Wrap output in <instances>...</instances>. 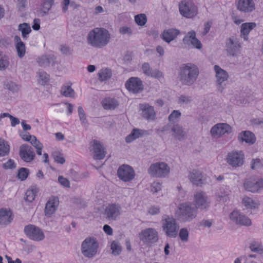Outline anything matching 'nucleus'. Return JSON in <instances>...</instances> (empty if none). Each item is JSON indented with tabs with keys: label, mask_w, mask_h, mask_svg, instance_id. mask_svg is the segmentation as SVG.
<instances>
[{
	"label": "nucleus",
	"mask_w": 263,
	"mask_h": 263,
	"mask_svg": "<svg viewBox=\"0 0 263 263\" xmlns=\"http://www.w3.org/2000/svg\"><path fill=\"white\" fill-rule=\"evenodd\" d=\"M30 142L35 148L37 154L38 155H41L42 150L43 148V144L36 139L35 136L32 137V140Z\"/></svg>",
	"instance_id": "obj_47"
},
{
	"label": "nucleus",
	"mask_w": 263,
	"mask_h": 263,
	"mask_svg": "<svg viewBox=\"0 0 263 263\" xmlns=\"http://www.w3.org/2000/svg\"><path fill=\"white\" fill-rule=\"evenodd\" d=\"M24 233L29 239L34 241H41L45 238V234L43 230L33 224L25 226Z\"/></svg>",
	"instance_id": "obj_13"
},
{
	"label": "nucleus",
	"mask_w": 263,
	"mask_h": 263,
	"mask_svg": "<svg viewBox=\"0 0 263 263\" xmlns=\"http://www.w3.org/2000/svg\"><path fill=\"white\" fill-rule=\"evenodd\" d=\"M10 62L8 57L0 52V70H5L8 68Z\"/></svg>",
	"instance_id": "obj_46"
},
{
	"label": "nucleus",
	"mask_w": 263,
	"mask_h": 263,
	"mask_svg": "<svg viewBox=\"0 0 263 263\" xmlns=\"http://www.w3.org/2000/svg\"><path fill=\"white\" fill-rule=\"evenodd\" d=\"M238 139L240 142H245L249 145L254 144L256 141L255 135L250 131H243L240 133Z\"/></svg>",
	"instance_id": "obj_33"
},
{
	"label": "nucleus",
	"mask_w": 263,
	"mask_h": 263,
	"mask_svg": "<svg viewBox=\"0 0 263 263\" xmlns=\"http://www.w3.org/2000/svg\"><path fill=\"white\" fill-rule=\"evenodd\" d=\"M122 213L121 205L118 203L108 204L104 209V215L106 219L110 221L118 220Z\"/></svg>",
	"instance_id": "obj_12"
},
{
	"label": "nucleus",
	"mask_w": 263,
	"mask_h": 263,
	"mask_svg": "<svg viewBox=\"0 0 263 263\" xmlns=\"http://www.w3.org/2000/svg\"><path fill=\"white\" fill-rule=\"evenodd\" d=\"M238 10L243 12H250L255 9L253 0H238L236 3Z\"/></svg>",
	"instance_id": "obj_29"
},
{
	"label": "nucleus",
	"mask_w": 263,
	"mask_h": 263,
	"mask_svg": "<svg viewBox=\"0 0 263 263\" xmlns=\"http://www.w3.org/2000/svg\"><path fill=\"white\" fill-rule=\"evenodd\" d=\"M12 214L9 209H0V224L7 225L12 220Z\"/></svg>",
	"instance_id": "obj_34"
},
{
	"label": "nucleus",
	"mask_w": 263,
	"mask_h": 263,
	"mask_svg": "<svg viewBox=\"0 0 263 263\" xmlns=\"http://www.w3.org/2000/svg\"><path fill=\"white\" fill-rule=\"evenodd\" d=\"M180 31L175 28L164 29L160 34L162 40L167 44L175 40L180 35Z\"/></svg>",
	"instance_id": "obj_25"
},
{
	"label": "nucleus",
	"mask_w": 263,
	"mask_h": 263,
	"mask_svg": "<svg viewBox=\"0 0 263 263\" xmlns=\"http://www.w3.org/2000/svg\"><path fill=\"white\" fill-rule=\"evenodd\" d=\"M36 62L40 66H44L49 63V60L46 55H42L37 57Z\"/></svg>",
	"instance_id": "obj_60"
},
{
	"label": "nucleus",
	"mask_w": 263,
	"mask_h": 263,
	"mask_svg": "<svg viewBox=\"0 0 263 263\" xmlns=\"http://www.w3.org/2000/svg\"><path fill=\"white\" fill-rule=\"evenodd\" d=\"M192 101V97L189 96L181 95L178 98V103L180 104H188Z\"/></svg>",
	"instance_id": "obj_56"
},
{
	"label": "nucleus",
	"mask_w": 263,
	"mask_h": 263,
	"mask_svg": "<svg viewBox=\"0 0 263 263\" xmlns=\"http://www.w3.org/2000/svg\"><path fill=\"white\" fill-rule=\"evenodd\" d=\"M60 108L66 109L67 110V115H70L72 113L73 105L68 102H62L61 104H57L50 108L48 110V114L50 116H57L55 111Z\"/></svg>",
	"instance_id": "obj_30"
},
{
	"label": "nucleus",
	"mask_w": 263,
	"mask_h": 263,
	"mask_svg": "<svg viewBox=\"0 0 263 263\" xmlns=\"http://www.w3.org/2000/svg\"><path fill=\"white\" fill-rule=\"evenodd\" d=\"M98 76L100 81H106L110 78L111 76V71L109 69L103 68L99 71Z\"/></svg>",
	"instance_id": "obj_44"
},
{
	"label": "nucleus",
	"mask_w": 263,
	"mask_h": 263,
	"mask_svg": "<svg viewBox=\"0 0 263 263\" xmlns=\"http://www.w3.org/2000/svg\"><path fill=\"white\" fill-rule=\"evenodd\" d=\"M59 204V199L58 197H50L45 204L44 209L45 216L50 218L53 216L58 209Z\"/></svg>",
	"instance_id": "obj_21"
},
{
	"label": "nucleus",
	"mask_w": 263,
	"mask_h": 263,
	"mask_svg": "<svg viewBox=\"0 0 263 263\" xmlns=\"http://www.w3.org/2000/svg\"><path fill=\"white\" fill-rule=\"evenodd\" d=\"M163 232L168 237L175 238L178 235L179 226L176 219L172 216L164 215L161 220Z\"/></svg>",
	"instance_id": "obj_4"
},
{
	"label": "nucleus",
	"mask_w": 263,
	"mask_h": 263,
	"mask_svg": "<svg viewBox=\"0 0 263 263\" xmlns=\"http://www.w3.org/2000/svg\"><path fill=\"white\" fill-rule=\"evenodd\" d=\"M110 250L111 254L114 256L120 255L122 251V247L118 241L114 240L110 244Z\"/></svg>",
	"instance_id": "obj_41"
},
{
	"label": "nucleus",
	"mask_w": 263,
	"mask_h": 263,
	"mask_svg": "<svg viewBox=\"0 0 263 263\" xmlns=\"http://www.w3.org/2000/svg\"><path fill=\"white\" fill-rule=\"evenodd\" d=\"M241 48L239 39L236 36L228 38L226 42L225 50L228 56L236 57Z\"/></svg>",
	"instance_id": "obj_15"
},
{
	"label": "nucleus",
	"mask_w": 263,
	"mask_h": 263,
	"mask_svg": "<svg viewBox=\"0 0 263 263\" xmlns=\"http://www.w3.org/2000/svg\"><path fill=\"white\" fill-rule=\"evenodd\" d=\"M242 204L247 209L256 210L259 205V201L256 198H253L248 196H244L242 198Z\"/></svg>",
	"instance_id": "obj_32"
},
{
	"label": "nucleus",
	"mask_w": 263,
	"mask_h": 263,
	"mask_svg": "<svg viewBox=\"0 0 263 263\" xmlns=\"http://www.w3.org/2000/svg\"><path fill=\"white\" fill-rule=\"evenodd\" d=\"M10 146L7 142L0 138V157H5L9 155Z\"/></svg>",
	"instance_id": "obj_38"
},
{
	"label": "nucleus",
	"mask_w": 263,
	"mask_h": 263,
	"mask_svg": "<svg viewBox=\"0 0 263 263\" xmlns=\"http://www.w3.org/2000/svg\"><path fill=\"white\" fill-rule=\"evenodd\" d=\"M19 155L26 162H31L35 157V154L31 147L27 144H23L20 147Z\"/></svg>",
	"instance_id": "obj_26"
},
{
	"label": "nucleus",
	"mask_w": 263,
	"mask_h": 263,
	"mask_svg": "<svg viewBox=\"0 0 263 263\" xmlns=\"http://www.w3.org/2000/svg\"><path fill=\"white\" fill-rule=\"evenodd\" d=\"M215 73L216 85L219 92H222L224 90L226 83L228 81L229 75L228 72L222 69L219 65H215L213 67Z\"/></svg>",
	"instance_id": "obj_11"
},
{
	"label": "nucleus",
	"mask_w": 263,
	"mask_h": 263,
	"mask_svg": "<svg viewBox=\"0 0 263 263\" xmlns=\"http://www.w3.org/2000/svg\"><path fill=\"white\" fill-rule=\"evenodd\" d=\"M226 160L228 164L231 167H240L245 163V154L241 150H233L228 153Z\"/></svg>",
	"instance_id": "obj_8"
},
{
	"label": "nucleus",
	"mask_w": 263,
	"mask_h": 263,
	"mask_svg": "<svg viewBox=\"0 0 263 263\" xmlns=\"http://www.w3.org/2000/svg\"><path fill=\"white\" fill-rule=\"evenodd\" d=\"M199 74V69L196 65L192 63L184 64L179 69V81L183 86H191L196 82Z\"/></svg>",
	"instance_id": "obj_2"
},
{
	"label": "nucleus",
	"mask_w": 263,
	"mask_h": 263,
	"mask_svg": "<svg viewBox=\"0 0 263 263\" xmlns=\"http://www.w3.org/2000/svg\"><path fill=\"white\" fill-rule=\"evenodd\" d=\"M16 167V165L14 160L10 159L3 164V168L5 170L14 169Z\"/></svg>",
	"instance_id": "obj_58"
},
{
	"label": "nucleus",
	"mask_w": 263,
	"mask_h": 263,
	"mask_svg": "<svg viewBox=\"0 0 263 263\" xmlns=\"http://www.w3.org/2000/svg\"><path fill=\"white\" fill-rule=\"evenodd\" d=\"M189 230L186 228L180 229L178 232L179 238L183 242H187L189 241Z\"/></svg>",
	"instance_id": "obj_42"
},
{
	"label": "nucleus",
	"mask_w": 263,
	"mask_h": 263,
	"mask_svg": "<svg viewBox=\"0 0 263 263\" xmlns=\"http://www.w3.org/2000/svg\"><path fill=\"white\" fill-rule=\"evenodd\" d=\"M78 112L81 124L84 125H86L87 124V120L85 112L82 106H80L78 107Z\"/></svg>",
	"instance_id": "obj_48"
},
{
	"label": "nucleus",
	"mask_w": 263,
	"mask_h": 263,
	"mask_svg": "<svg viewBox=\"0 0 263 263\" xmlns=\"http://www.w3.org/2000/svg\"><path fill=\"white\" fill-rule=\"evenodd\" d=\"M144 131L138 128L134 129L131 133L125 138V141L129 143L136 139L141 137L144 134Z\"/></svg>",
	"instance_id": "obj_37"
},
{
	"label": "nucleus",
	"mask_w": 263,
	"mask_h": 263,
	"mask_svg": "<svg viewBox=\"0 0 263 263\" xmlns=\"http://www.w3.org/2000/svg\"><path fill=\"white\" fill-rule=\"evenodd\" d=\"M54 159L55 162L60 164H63L65 162V159L63 156L59 153H54Z\"/></svg>",
	"instance_id": "obj_64"
},
{
	"label": "nucleus",
	"mask_w": 263,
	"mask_h": 263,
	"mask_svg": "<svg viewBox=\"0 0 263 263\" xmlns=\"http://www.w3.org/2000/svg\"><path fill=\"white\" fill-rule=\"evenodd\" d=\"M61 93L68 98H73L75 94L74 90L69 85L63 86L61 88Z\"/></svg>",
	"instance_id": "obj_45"
},
{
	"label": "nucleus",
	"mask_w": 263,
	"mask_h": 263,
	"mask_svg": "<svg viewBox=\"0 0 263 263\" xmlns=\"http://www.w3.org/2000/svg\"><path fill=\"white\" fill-rule=\"evenodd\" d=\"M135 21L137 24L142 26L146 24L147 17L145 14H139L135 16Z\"/></svg>",
	"instance_id": "obj_49"
},
{
	"label": "nucleus",
	"mask_w": 263,
	"mask_h": 263,
	"mask_svg": "<svg viewBox=\"0 0 263 263\" xmlns=\"http://www.w3.org/2000/svg\"><path fill=\"white\" fill-rule=\"evenodd\" d=\"M229 217L231 221L237 225L250 226L252 224L251 219L238 210H234L231 212Z\"/></svg>",
	"instance_id": "obj_16"
},
{
	"label": "nucleus",
	"mask_w": 263,
	"mask_h": 263,
	"mask_svg": "<svg viewBox=\"0 0 263 263\" xmlns=\"http://www.w3.org/2000/svg\"><path fill=\"white\" fill-rule=\"evenodd\" d=\"M139 110L141 116L147 120H154L156 114L154 107L147 103H143L139 105Z\"/></svg>",
	"instance_id": "obj_24"
},
{
	"label": "nucleus",
	"mask_w": 263,
	"mask_h": 263,
	"mask_svg": "<svg viewBox=\"0 0 263 263\" xmlns=\"http://www.w3.org/2000/svg\"><path fill=\"white\" fill-rule=\"evenodd\" d=\"M72 202L74 204H76L80 206H86V202L82 198L79 197H73L72 198Z\"/></svg>",
	"instance_id": "obj_63"
},
{
	"label": "nucleus",
	"mask_w": 263,
	"mask_h": 263,
	"mask_svg": "<svg viewBox=\"0 0 263 263\" xmlns=\"http://www.w3.org/2000/svg\"><path fill=\"white\" fill-rule=\"evenodd\" d=\"M29 174V170L26 168H21L18 171L17 176L21 180H25Z\"/></svg>",
	"instance_id": "obj_54"
},
{
	"label": "nucleus",
	"mask_w": 263,
	"mask_h": 263,
	"mask_svg": "<svg viewBox=\"0 0 263 263\" xmlns=\"http://www.w3.org/2000/svg\"><path fill=\"white\" fill-rule=\"evenodd\" d=\"M181 115V114L179 110H174L168 116V121L172 123L177 122L180 119Z\"/></svg>",
	"instance_id": "obj_51"
},
{
	"label": "nucleus",
	"mask_w": 263,
	"mask_h": 263,
	"mask_svg": "<svg viewBox=\"0 0 263 263\" xmlns=\"http://www.w3.org/2000/svg\"><path fill=\"white\" fill-rule=\"evenodd\" d=\"M111 34L103 27H96L89 31L86 36L87 42L91 47L101 48L110 42Z\"/></svg>",
	"instance_id": "obj_1"
},
{
	"label": "nucleus",
	"mask_w": 263,
	"mask_h": 263,
	"mask_svg": "<svg viewBox=\"0 0 263 263\" xmlns=\"http://www.w3.org/2000/svg\"><path fill=\"white\" fill-rule=\"evenodd\" d=\"M54 0H43L41 7V12L47 14L54 4Z\"/></svg>",
	"instance_id": "obj_43"
},
{
	"label": "nucleus",
	"mask_w": 263,
	"mask_h": 263,
	"mask_svg": "<svg viewBox=\"0 0 263 263\" xmlns=\"http://www.w3.org/2000/svg\"><path fill=\"white\" fill-rule=\"evenodd\" d=\"M162 186V183L159 181H154L151 185V192L153 194H157L161 191Z\"/></svg>",
	"instance_id": "obj_50"
},
{
	"label": "nucleus",
	"mask_w": 263,
	"mask_h": 263,
	"mask_svg": "<svg viewBox=\"0 0 263 263\" xmlns=\"http://www.w3.org/2000/svg\"><path fill=\"white\" fill-rule=\"evenodd\" d=\"M170 132L172 137L174 138L181 140L183 139L186 136V132L182 126L178 124H168Z\"/></svg>",
	"instance_id": "obj_28"
},
{
	"label": "nucleus",
	"mask_w": 263,
	"mask_h": 263,
	"mask_svg": "<svg viewBox=\"0 0 263 263\" xmlns=\"http://www.w3.org/2000/svg\"><path fill=\"white\" fill-rule=\"evenodd\" d=\"M175 215L177 219L183 222H188L197 217V211L190 202L179 203L177 206Z\"/></svg>",
	"instance_id": "obj_3"
},
{
	"label": "nucleus",
	"mask_w": 263,
	"mask_h": 263,
	"mask_svg": "<svg viewBox=\"0 0 263 263\" xmlns=\"http://www.w3.org/2000/svg\"><path fill=\"white\" fill-rule=\"evenodd\" d=\"M58 181L61 185L66 188H69L70 183L69 180L63 176H59L58 177Z\"/></svg>",
	"instance_id": "obj_59"
},
{
	"label": "nucleus",
	"mask_w": 263,
	"mask_h": 263,
	"mask_svg": "<svg viewBox=\"0 0 263 263\" xmlns=\"http://www.w3.org/2000/svg\"><path fill=\"white\" fill-rule=\"evenodd\" d=\"M147 212L151 215H158L160 213V208L159 206H151L148 209Z\"/></svg>",
	"instance_id": "obj_61"
},
{
	"label": "nucleus",
	"mask_w": 263,
	"mask_h": 263,
	"mask_svg": "<svg viewBox=\"0 0 263 263\" xmlns=\"http://www.w3.org/2000/svg\"><path fill=\"white\" fill-rule=\"evenodd\" d=\"M188 178L190 182L196 186H201L205 183L206 177L200 170L195 169L189 172Z\"/></svg>",
	"instance_id": "obj_19"
},
{
	"label": "nucleus",
	"mask_w": 263,
	"mask_h": 263,
	"mask_svg": "<svg viewBox=\"0 0 263 263\" xmlns=\"http://www.w3.org/2000/svg\"><path fill=\"white\" fill-rule=\"evenodd\" d=\"M18 30L21 32L22 36L24 39L26 38L31 31L29 25L26 23L20 24L18 26Z\"/></svg>",
	"instance_id": "obj_40"
},
{
	"label": "nucleus",
	"mask_w": 263,
	"mask_h": 263,
	"mask_svg": "<svg viewBox=\"0 0 263 263\" xmlns=\"http://www.w3.org/2000/svg\"><path fill=\"white\" fill-rule=\"evenodd\" d=\"M119 32L122 35H127L129 36L133 34L132 29L127 26H121L119 29Z\"/></svg>",
	"instance_id": "obj_52"
},
{
	"label": "nucleus",
	"mask_w": 263,
	"mask_h": 263,
	"mask_svg": "<svg viewBox=\"0 0 263 263\" xmlns=\"http://www.w3.org/2000/svg\"><path fill=\"white\" fill-rule=\"evenodd\" d=\"M117 175L121 180L127 182L134 179L135 173L130 166L124 164L119 167L117 171Z\"/></svg>",
	"instance_id": "obj_17"
},
{
	"label": "nucleus",
	"mask_w": 263,
	"mask_h": 263,
	"mask_svg": "<svg viewBox=\"0 0 263 263\" xmlns=\"http://www.w3.org/2000/svg\"><path fill=\"white\" fill-rule=\"evenodd\" d=\"M99 248V243L94 237H88L81 244V253L86 258H92L96 255Z\"/></svg>",
	"instance_id": "obj_6"
},
{
	"label": "nucleus",
	"mask_w": 263,
	"mask_h": 263,
	"mask_svg": "<svg viewBox=\"0 0 263 263\" xmlns=\"http://www.w3.org/2000/svg\"><path fill=\"white\" fill-rule=\"evenodd\" d=\"M125 87L129 92L138 93L141 92L144 88L142 80L138 77H131L125 83Z\"/></svg>",
	"instance_id": "obj_18"
},
{
	"label": "nucleus",
	"mask_w": 263,
	"mask_h": 263,
	"mask_svg": "<svg viewBox=\"0 0 263 263\" xmlns=\"http://www.w3.org/2000/svg\"><path fill=\"white\" fill-rule=\"evenodd\" d=\"M257 26L255 22H247L242 23L240 28V37L245 42L249 41L250 32Z\"/></svg>",
	"instance_id": "obj_27"
},
{
	"label": "nucleus",
	"mask_w": 263,
	"mask_h": 263,
	"mask_svg": "<svg viewBox=\"0 0 263 263\" xmlns=\"http://www.w3.org/2000/svg\"><path fill=\"white\" fill-rule=\"evenodd\" d=\"M180 14L187 18H193L198 14V8L194 3L190 1H181L178 5Z\"/></svg>",
	"instance_id": "obj_10"
},
{
	"label": "nucleus",
	"mask_w": 263,
	"mask_h": 263,
	"mask_svg": "<svg viewBox=\"0 0 263 263\" xmlns=\"http://www.w3.org/2000/svg\"><path fill=\"white\" fill-rule=\"evenodd\" d=\"M242 187L247 192L252 194L260 193L263 190V178L249 177L244 180Z\"/></svg>",
	"instance_id": "obj_7"
},
{
	"label": "nucleus",
	"mask_w": 263,
	"mask_h": 263,
	"mask_svg": "<svg viewBox=\"0 0 263 263\" xmlns=\"http://www.w3.org/2000/svg\"><path fill=\"white\" fill-rule=\"evenodd\" d=\"M104 109L106 110H112L115 109L118 105V102L115 99L105 98L101 102Z\"/></svg>",
	"instance_id": "obj_36"
},
{
	"label": "nucleus",
	"mask_w": 263,
	"mask_h": 263,
	"mask_svg": "<svg viewBox=\"0 0 263 263\" xmlns=\"http://www.w3.org/2000/svg\"><path fill=\"white\" fill-rule=\"evenodd\" d=\"M138 237L143 244L150 246L158 241L159 234L156 229L148 228L142 230L139 233Z\"/></svg>",
	"instance_id": "obj_9"
},
{
	"label": "nucleus",
	"mask_w": 263,
	"mask_h": 263,
	"mask_svg": "<svg viewBox=\"0 0 263 263\" xmlns=\"http://www.w3.org/2000/svg\"><path fill=\"white\" fill-rule=\"evenodd\" d=\"M14 43L17 55L20 59L23 58L26 53V48L25 43L22 41L20 37L17 35L14 36Z\"/></svg>",
	"instance_id": "obj_31"
},
{
	"label": "nucleus",
	"mask_w": 263,
	"mask_h": 263,
	"mask_svg": "<svg viewBox=\"0 0 263 263\" xmlns=\"http://www.w3.org/2000/svg\"><path fill=\"white\" fill-rule=\"evenodd\" d=\"M194 203L196 209L207 210L210 208L211 201L206 193L200 191L194 194Z\"/></svg>",
	"instance_id": "obj_14"
},
{
	"label": "nucleus",
	"mask_w": 263,
	"mask_h": 263,
	"mask_svg": "<svg viewBox=\"0 0 263 263\" xmlns=\"http://www.w3.org/2000/svg\"><path fill=\"white\" fill-rule=\"evenodd\" d=\"M149 77L161 79L164 78V74L162 71L158 69H153Z\"/></svg>",
	"instance_id": "obj_57"
},
{
	"label": "nucleus",
	"mask_w": 263,
	"mask_h": 263,
	"mask_svg": "<svg viewBox=\"0 0 263 263\" xmlns=\"http://www.w3.org/2000/svg\"><path fill=\"white\" fill-rule=\"evenodd\" d=\"M90 152L94 159L101 160L104 158L106 155L105 147L103 144L97 140H93L90 143Z\"/></svg>",
	"instance_id": "obj_20"
},
{
	"label": "nucleus",
	"mask_w": 263,
	"mask_h": 263,
	"mask_svg": "<svg viewBox=\"0 0 263 263\" xmlns=\"http://www.w3.org/2000/svg\"><path fill=\"white\" fill-rule=\"evenodd\" d=\"M152 68L151 67L149 64L147 63H144L142 65V70L143 72L147 76L149 77Z\"/></svg>",
	"instance_id": "obj_62"
},
{
	"label": "nucleus",
	"mask_w": 263,
	"mask_h": 263,
	"mask_svg": "<svg viewBox=\"0 0 263 263\" xmlns=\"http://www.w3.org/2000/svg\"><path fill=\"white\" fill-rule=\"evenodd\" d=\"M231 128L226 123H218L213 126L211 130L210 134L212 137L219 138L226 133L231 132Z\"/></svg>",
	"instance_id": "obj_23"
},
{
	"label": "nucleus",
	"mask_w": 263,
	"mask_h": 263,
	"mask_svg": "<svg viewBox=\"0 0 263 263\" xmlns=\"http://www.w3.org/2000/svg\"><path fill=\"white\" fill-rule=\"evenodd\" d=\"M263 166L262 161L260 159L256 158L251 159L250 162V167L251 170L258 171Z\"/></svg>",
	"instance_id": "obj_39"
},
{
	"label": "nucleus",
	"mask_w": 263,
	"mask_h": 263,
	"mask_svg": "<svg viewBox=\"0 0 263 263\" xmlns=\"http://www.w3.org/2000/svg\"><path fill=\"white\" fill-rule=\"evenodd\" d=\"M216 199L220 202H226L228 198V194L224 192H219L215 194Z\"/></svg>",
	"instance_id": "obj_55"
},
{
	"label": "nucleus",
	"mask_w": 263,
	"mask_h": 263,
	"mask_svg": "<svg viewBox=\"0 0 263 263\" xmlns=\"http://www.w3.org/2000/svg\"><path fill=\"white\" fill-rule=\"evenodd\" d=\"M182 41L184 45L192 46L199 50L202 47L201 42L196 37V32L194 30H191L186 33Z\"/></svg>",
	"instance_id": "obj_22"
},
{
	"label": "nucleus",
	"mask_w": 263,
	"mask_h": 263,
	"mask_svg": "<svg viewBox=\"0 0 263 263\" xmlns=\"http://www.w3.org/2000/svg\"><path fill=\"white\" fill-rule=\"evenodd\" d=\"M171 168L168 164L163 161L152 163L147 169L148 174L154 178H164L170 174Z\"/></svg>",
	"instance_id": "obj_5"
},
{
	"label": "nucleus",
	"mask_w": 263,
	"mask_h": 263,
	"mask_svg": "<svg viewBox=\"0 0 263 263\" xmlns=\"http://www.w3.org/2000/svg\"><path fill=\"white\" fill-rule=\"evenodd\" d=\"M36 193V191L34 189L28 190L26 192L25 200L29 202H32L35 198Z\"/></svg>",
	"instance_id": "obj_53"
},
{
	"label": "nucleus",
	"mask_w": 263,
	"mask_h": 263,
	"mask_svg": "<svg viewBox=\"0 0 263 263\" xmlns=\"http://www.w3.org/2000/svg\"><path fill=\"white\" fill-rule=\"evenodd\" d=\"M36 80L39 84L45 86L49 83L50 77L45 71L40 69L36 72Z\"/></svg>",
	"instance_id": "obj_35"
}]
</instances>
